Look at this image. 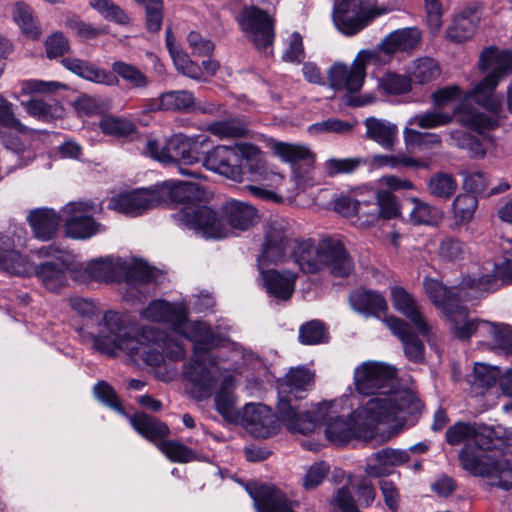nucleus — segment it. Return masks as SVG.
<instances>
[{
    "instance_id": "f257e3e1",
    "label": "nucleus",
    "mask_w": 512,
    "mask_h": 512,
    "mask_svg": "<svg viewBox=\"0 0 512 512\" xmlns=\"http://www.w3.org/2000/svg\"><path fill=\"white\" fill-rule=\"evenodd\" d=\"M313 374L305 368H292L277 384V407L283 425L291 433L308 435L319 424L327 440L343 445L352 439H378L386 442L405 429V413L418 409V402L408 392L392 393L369 399L352 410L353 404L343 395L300 410L297 401L306 396Z\"/></svg>"
},
{
    "instance_id": "f03ea898",
    "label": "nucleus",
    "mask_w": 512,
    "mask_h": 512,
    "mask_svg": "<svg viewBox=\"0 0 512 512\" xmlns=\"http://www.w3.org/2000/svg\"><path fill=\"white\" fill-rule=\"evenodd\" d=\"M187 316L185 303H169L165 300L150 302L141 313L143 319L168 323L173 333L193 343V358L185 368V376L189 382V394L202 399L211 394L216 381L215 373L219 370V356L209 351L220 344H232L229 339L215 335L206 323L187 321Z\"/></svg>"
},
{
    "instance_id": "7ed1b4c3",
    "label": "nucleus",
    "mask_w": 512,
    "mask_h": 512,
    "mask_svg": "<svg viewBox=\"0 0 512 512\" xmlns=\"http://www.w3.org/2000/svg\"><path fill=\"white\" fill-rule=\"evenodd\" d=\"M93 347L107 355H117L122 351L135 362L143 361L149 366H158L165 354L172 360H181L186 352L181 342L174 341L166 333L152 327L136 330L124 316L110 310L98 324V333L93 336Z\"/></svg>"
},
{
    "instance_id": "20e7f679",
    "label": "nucleus",
    "mask_w": 512,
    "mask_h": 512,
    "mask_svg": "<svg viewBox=\"0 0 512 512\" xmlns=\"http://www.w3.org/2000/svg\"><path fill=\"white\" fill-rule=\"evenodd\" d=\"M497 278L512 280V256L501 267L488 263L482 271L463 275L458 286L451 289L433 278H426L423 285L428 298L450 321L454 336L465 340L471 337L473 322L468 317L467 309L459 305L456 298L478 297L488 291Z\"/></svg>"
},
{
    "instance_id": "39448f33",
    "label": "nucleus",
    "mask_w": 512,
    "mask_h": 512,
    "mask_svg": "<svg viewBox=\"0 0 512 512\" xmlns=\"http://www.w3.org/2000/svg\"><path fill=\"white\" fill-rule=\"evenodd\" d=\"M257 218L256 209L243 201L229 200L219 213L205 205L187 206L177 216L185 227L206 239H223L248 230Z\"/></svg>"
},
{
    "instance_id": "423d86ee",
    "label": "nucleus",
    "mask_w": 512,
    "mask_h": 512,
    "mask_svg": "<svg viewBox=\"0 0 512 512\" xmlns=\"http://www.w3.org/2000/svg\"><path fill=\"white\" fill-rule=\"evenodd\" d=\"M291 236L289 221L285 219L269 221L262 255L258 258L261 284L269 296L278 300H287L292 296L297 275L288 270L280 272L269 266L284 262L290 247Z\"/></svg>"
},
{
    "instance_id": "0eeeda50",
    "label": "nucleus",
    "mask_w": 512,
    "mask_h": 512,
    "mask_svg": "<svg viewBox=\"0 0 512 512\" xmlns=\"http://www.w3.org/2000/svg\"><path fill=\"white\" fill-rule=\"evenodd\" d=\"M231 346L220 344L211 349L209 353L218 355L217 363L219 370L215 373L216 381L211 394L212 396L218 381L221 379L219 390L215 394V406L218 413L228 422H238L240 413L235 408V397L231 391L234 387V378L226 373L240 372L244 366L255 369L262 365V361L251 351L243 349L240 345L229 340ZM193 398V396L191 395ZM195 399V397H194ZM196 400H199L196 398ZM201 400H204L202 398Z\"/></svg>"
},
{
    "instance_id": "6e6552de",
    "label": "nucleus",
    "mask_w": 512,
    "mask_h": 512,
    "mask_svg": "<svg viewBox=\"0 0 512 512\" xmlns=\"http://www.w3.org/2000/svg\"><path fill=\"white\" fill-rule=\"evenodd\" d=\"M158 270L142 260H133L130 264L119 257H107L90 261L85 267L72 272V277L80 282L89 280L113 282L122 278L127 286L124 295L128 300L138 299L142 293L140 287L157 278Z\"/></svg>"
},
{
    "instance_id": "1a4fd4ad",
    "label": "nucleus",
    "mask_w": 512,
    "mask_h": 512,
    "mask_svg": "<svg viewBox=\"0 0 512 512\" xmlns=\"http://www.w3.org/2000/svg\"><path fill=\"white\" fill-rule=\"evenodd\" d=\"M500 82L486 75L465 92L453 113L463 126L480 134L499 126L502 99L495 94V90Z\"/></svg>"
},
{
    "instance_id": "9d476101",
    "label": "nucleus",
    "mask_w": 512,
    "mask_h": 512,
    "mask_svg": "<svg viewBox=\"0 0 512 512\" xmlns=\"http://www.w3.org/2000/svg\"><path fill=\"white\" fill-rule=\"evenodd\" d=\"M291 233H293L290 225ZM294 235V234H292ZM291 236L288 252L304 273H316L328 267L335 276L344 277L353 270V262L343 243L334 238H325L316 242L311 239L296 241L292 248Z\"/></svg>"
},
{
    "instance_id": "9b49d317",
    "label": "nucleus",
    "mask_w": 512,
    "mask_h": 512,
    "mask_svg": "<svg viewBox=\"0 0 512 512\" xmlns=\"http://www.w3.org/2000/svg\"><path fill=\"white\" fill-rule=\"evenodd\" d=\"M209 137L205 134L187 136L183 133L172 135L165 143L155 138L146 141V153L153 159L164 164H176L180 174L192 178H201L200 171L183 166H193L202 163L203 156L200 149L209 144Z\"/></svg>"
},
{
    "instance_id": "f8f14e48",
    "label": "nucleus",
    "mask_w": 512,
    "mask_h": 512,
    "mask_svg": "<svg viewBox=\"0 0 512 512\" xmlns=\"http://www.w3.org/2000/svg\"><path fill=\"white\" fill-rule=\"evenodd\" d=\"M377 58V52L370 50H361L358 52L350 66L344 63H334L328 70V79L330 86L346 93L345 103L350 106H364L371 103L374 97L354 96L362 88L366 78V67L374 63Z\"/></svg>"
},
{
    "instance_id": "ddd939ff",
    "label": "nucleus",
    "mask_w": 512,
    "mask_h": 512,
    "mask_svg": "<svg viewBox=\"0 0 512 512\" xmlns=\"http://www.w3.org/2000/svg\"><path fill=\"white\" fill-rule=\"evenodd\" d=\"M396 377V369L380 361H364L356 366L353 372V384L355 390L361 395H375L379 397L383 394L390 395L399 392H408L418 402V409L407 411L405 415V426L408 422V416L417 414L422 409V404L414 392L408 389H394L393 382Z\"/></svg>"
},
{
    "instance_id": "4468645a",
    "label": "nucleus",
    "mask_w": 512,
    "mask_h": 512,
    "mask_svg": "<svg viewBox=\"0 0 512 512\" xmlns=\"http://www.w3.org/2000/svg\"><path fill=\"white\" fill-rule=\"evenodd\" d=\"M393 10V6L378 4L377 0H341L334 6L333 22L342 34L352 36Z\"/></svg>"
},
{
    "instance_id": "2eb2a0df",
    "label": "nucleus",
    "mask_w": 512,
    "mask_h": 512,
    "mask_svg": "<svg viewBox=\"0 0 512 512\" xmlns=\"http://www.w3.org/2000/svg\"><path fill=\"white\" fill-rule=\"evenodd\" d=\"M512 430L498 425L493 427L478 426L476 424L457 422L446 431V440L450 445L466 443L461 453L468 449L471 457L486 454L492 448V438L510 439ZM462 461V454H460Z\"/></svg>"
},
{
    "instance_id": "dca6fc26",
    "label": "nucleus",
    "mask_w": 512,
    "mask_h": 512,
    "mask_svg": "<svg viewBox=\"0 0 512 512\" xmlns=\"http://www.w3.org/2000/svg\"><path fill=\"white\" fill-rule=\"evenodd\" d=\"M38 259H55L43 261L34 267L33 276H36L42 285L50 291H58L67 285L69 270L66 262V253L59 246L50 244L31 250Z\"/></svg>"
},
{
    "instance_id": "f3484780",
    "label": "nucleus",
    "mask_w": 512,
    "mask_h": 512,
    "mask_svg": "<svg viewBox=\"0 0 512 512\" xmlns=\"http://www.w3.org/2000/svg\"><path fill=\"white\" fill-rule=\"evenodd\" d=\"M251 5H245L237 16V22L245 37L258 49H265L274 40V19L264 10L256 7L263 0H251Z\"/></svg>"
},
{
    "instance_id": "a211bd4d",
    "label": "nucleus",
    "mask_w": 512,
    "mask_h": 512,
    "mask_svg": "<svg viewBox=\"0 0 512 512\" xmlns=\"http://www.w3.org/2000/svg\"><path fill=\"white\" fill-rule=\"evenodd\" d=\"M99 206L91 201L70 202L61 209V221L65 224L67 236L74 239H87L102 230L92 215Z\"/></svg>"
},
{
    "instance_id": "6ab92c4d",
    "label": "nucleus",
    "mask_w": 512,
    "mask_h": 512,
    "mask_svg": "<svg viewBox=\"0 0 512 512\" xmlns=\"http://www.w3.org/2000/svg\"><path fill=\"white\" fill-rule=\"evenodd\" d=\"M462 466L473 475L491 478L493 484L504 489L512 488V464L496 460L491 453L471 457L468 449H465L462 453Z\"/></svg>"
},
{
    "instance_id": "aec40b11",
    "label": "nucleus",
    "mask_w": 512,
    "mask_h": 512,
    "mask_svg": "<svg viewBox=\"0 0 512 512\" xmlns=\"http://www.w3.org/2000/svg\"><path fill=\"white\" fill-rule=\"evenodd\" d=\"M278 410V407L276 406ZM277 414L279 412L277 411ZM279 419L273 414L272 410L263 404H246L239 416L238 422L256 438H267L276 434L279 430V420L283 423L282 418Z\"/></svg>"
},
{
    "instance_id": "412c9836",
    "label": "nucleus",
    "mask_w": 512,
    "mask_h": 512,
    "mask_svg": "<svg viewBox=\"0 0 512 512\" xmlns=\"http://www.w3.org/2000/svg\"><path fill=\"white\" fill-rule=\"evenodd\" d=\"M156 195L158 196V206L167 203H183L184 206L174 214L175 220L182 225L177 219L178 214L187 206L199 205L197 202L205 196L203 188L192 182L167 180L161 184L155 185ZM185 227V225L183 224Z\"/></svg>"
},
{
    "instance_id": "4be33fe9",
    "label": "nucleus",
    "mask_w": 512,
    "mask_h": 512,
    "mask_svg": "<svg viewBox=\"0 0 512 512\" xmlns=\"http://www.w3.org/2000/svg\"><path fill=\"white\" fill-rule=\"evenodd\" d=\"M158 207V196L153 188L136 189L110 198L108 208L130 217L140 216Z\"/></svg>"
},
{
    "instance_id": "5701e85b",
    "label": "nucleus",
    "mask_w": 512,
    "mask_h": 512,
    "mask_svg": "<svg viewBox=\"0 0 512 512\" xmlns=\"http://www.w3.org/2000/svg\"><path fill=\"white\" fill-rule=\"evenodd\" d=\"M202 166L233 181L242 179L240 158L233 146L217 145L208 150L203 156Z\"/></svg>"
},
{
    "instance_id": "b1692460",
    "label": "nucleus",
    "mask_w": 512,
    "mask_h": 512,
    "mask_svg": "<svg viewBox=\"0 0 512 512\" xmlns=\"http://www.w3.org/2000/svg\"><path fill=\"white\" fill-rule=\"evenodd\" d=\"M421 33L416 28L398 29L388 34L382 42L370 52H377L376 64H385L397 52L410 51L420 42Z\"/></svg>"
},
{
    "instance_id": "393cba45",
    "label": "nucleus",
    "mask_w": 512,
    "mask_h": 512,
    "mask_svg": "<svg viewBox=\"0 0 512 512\" xmlns=\"http://www.w3.org/2000/svg\"><path fill=\"white\" fill-rule=\"evenodd\" d=\"M23 234L24 230L19 227L14 230L16 240L0 236V244L6 247L4 250L0 249V268L11 275L30 277L33 276L36 264H33L27 256L10 249V246L24 245L22 241Z\"/></svg>"
},
{
    "instance_id": "a878e982",
    "label": "nucleus",
    "mask_w": 512,
    "mask_h": 512,
    "mask_svg": "<svg viewBox=\"0 0 512 512\" xmlns=\"http://www.w3.org/2000/svg\"><path fill=\"white\" fill-rule=\"evenodd\" d=\"M0 138L7 151L20 157L19 166L32 161L33 157L28 152L32 145L33 131L19 119L2 127Z\"/></svg>"
},
{
    "instance_id": "bb28decb",
    "label": "nucleus",
    "mask_w": 512,
    "mask_h": 512,
    "mask_svg": "<svg viewBox=\"0 0 512 512\" xmlns=\"http://www.w3.org/2000/svg\"><path fill=\"white\" fill-rule=\"evenodd\" d=\"M390 300L393 308L406 317L421 335L429 334L430 326L423 316L421 306L412 294L405 288L395 285L390 287Z\"/></svg>"
},
{
    "instance_id": "cd10ccee",
    "label": "nucleus",
    "mask_w": 512,
    "mask_h": 512,
    "mask_svg": "<svg viewBox=\"0 0 512 512\" xmlns=\"http://www.w3.org/2000/svg\"><path fill=\"white\" fill-rule=\"evenodd\" d=\"M477 66L487 76L502 81L512 72V51L488 46L481 51Z\"/></svg>"
},
{
    "instance_id": "c85d7f7f",
    "label": "nucleus",
    "mask_w": 512,
    "mask_h": 512,
    "mask_svg": "<svg viewBox=\"0 0 512 512\" xmlns=\"http://www.w3.org/2000/svg\"><path fill=\"white\" fill-rule=\"evenodd\" d=\"M246 490L258 512H295L285 495L273 486L253 483Z\"/></svg>"
},
{
    "instance_id": "c756f323",
    "label": "nucleus",
    "mask_w": 512,
    "mask_h": 512,
    "mask_svg": "<svg viewBox=\"0 0 512 512\" xmlns=\"http://www.w3.org/2000/svg\"><path fill=\"white\" fill-rule=\"evenodd\" d=\"M252 174V181L257 184L247 186V190L256 198L281 202L282 197L278 192H283L281 185L284 181V176L280 173L274 172L265 165L258 168Z\"/></svg>"
},
{
    "instance_id": "7c9ffc66",
    "label": "nucleus",
    "mask_w": 512,
    "mask_h": 512,
    "mask_svg": "<svg viewBox=\"0 0 512 512\" xmlns=\"http://www.w3.org/2000/svg\"><path fill=\"white\" fill-rule=\"evenodd\" d=\"M409 453L406 450L384 448L367 458L365 472L370 477L388 476L394 467L408 462Z\"/></svg>"
},
{
    "instance_id": "2f4dec72",
    "label": "nucleus",
    "mask_w": 512,
    "mask_h": 512,
    "mask_svg": "<svg viewBox=\"0 0 512 512\" xmlns=\"http://www.w3.org/2000/svg\"><path fill=\"white\" fill-rule=\"evenodd\" d=\"M383 321L387 328L401 340L407 358L413 362H420L424 357V345L412 332L411 327L404 320L393 315L385 317Z\"/></svg>"
},
{
    "instance_id": "473e14b6",
    "label": "nucleus",
    "mask_w": 512,
    "mask_h": 512,
    "mask_svg": "<svg viewBox=\"0 0 512 512\" xmlns=\"http://www.w3.org/2000/svg\"><path fill=\"white\" fill-rule=\"evenodd\" d=\"M64 68L73 74L97 84L113 86L118 83V79L111 72L105 71L87 61L78 58H63L61 61Z\"/></svg>"
},
{
    "instance_id": "72a5a7b5",
    "label": "nucleus",
    "mask_w": 512,
    "mask_h": 512,
    "mask_svg": "<svg viewBox=\"0 0 512 512\" xmlns=\"http://www.w3.org/2000/svg\"><path fill=\"white\" fill-rule=\"evenodd\" d=\"M366 137L383 149L392 150L398 140V127L386 119L369 117L364 121Z\"/></svg>"
},
{
    "instance_id": "f704fd0d",
    "label": "nucleus",
    "mask_w": 512,
    "mask_h": 512,
    "mask_svg": "<svg viewBox=\"0 0 512 512\" xmlns=\"http://www.w3.org/2000/svg\"><path fill=\"white\" fill-rule=\"evenodd\" d=\"M60 220L61 215L47 208L31 211L28 215L33 235L40 241H49L55 236Z\"/></svg>"
},
{
    "instance_id": "c9c22d12",
    "label": "nucleus",
    "mask_w": 512,
    "mask_h": 512,
    "mask_svg": "<svg viewBox=\"0 0 512 512\" xmlns=\"http://www.w3.org/2000/svg\"><path fill=\"white\" fill-rule=\"evenodd\" d=\"M471 321L473 322L471 336L474 334L489 336L498 349L512 355V327L510 325L475 319H471Z\"/></svg>"
},
{
    "instance_id": "e433bc0d",
    "label": "nucleus",
    "mask_w": 512,
    "mask_h": 512,
    "mask_svg": "<svg viewBox=\"0 0 512 512\" xmlns=\"http://www.w3.org/2000/svg\"><path fill=\"white\" fill-rule=\"evenodd\" d=\"M271 148L281 161L292 166L299 162H305L308 165L315 162V154L308 145L303 143L276 141Z\"/></svg>"
},
{
    "instance_id": "4c0bfd02",
    "label": "nucleus",
    "mask_w": 512,
    "mask_h": 512,
    "mask_svg": "<svg viewBox=\"0 0 512 512\" xmlns=\"http://www.w3.org/2000/svg\"><path fill=\"white\" fill-rule=\"evenodd\" d=\"M351 307L362 314L371 315L385 312L388 304L383 295L375 291L357 290L349 297Z\"/></svg>"
},
{
    "instance_id": "58836bf2",
    "label": "nucleus",
    "mask_w": 512,
    "mask_h": 512,
    "mask_svg": "<svg viewBox=\"0 0 512 512\" xmlns=\"http://www.w3.org/2000/svg\"><path fill=\"white\" fill-rule=\"evenodd\" d=\"M479 17L474 13H461L454 17L445 36L448 40L461 43L470 39L478 26Z\"/></svg>"
},
{
    "instance_id": "ea45409f",
    "label": "nucleus",
    "mask_w": 512,
    "mask_h": 512,
    "mask_svg": "<svg viewBox=\"0 0 512 512\" xmlns=\"http://www.w3.org/2000/svg\"><path fill=\"white\" fill-rule=\"evenodd\" d=\"M411 209L408 213L409 221L415 225H437L443 219L442 211L431 204L417 198L409 199Z\"/></svg>"
},
{
    "instance_id": "a19ab883",
    "label": "nucleus",
    "mask_w": 512,
    "mask_h": 512,
    "mask_svg": "<svg viewBox=\"0 0 512 512\" xmlns=\"http://www.w3.org/2000/svg\"><path fill=\"white\" fill-rule=\"evenodd\" d=\"M133 428L144 438L156 442L169 434V428L163 422L144 413H137L129 418Z\"/></svg>"
},
{
    "instance_id": "79ce46f5",
    "label": "nucleus",
    "mask_w": 512,
    "mask_h": 512,
    "mask_svg": "<svg viewBox=\"0 0 512 512\" xmlns=\"http://www.w3.org/2000/svg\"><path fill=\"white\" fill-rule=\"evenodd\" d=\"M194 106L195 98L186 90L165 92L152 103L154 110L189 111Z\"/></svg>"
},
{
    "instance_id": "37998d69",
    "label": "nucleus",
    "mask_w": 512,
    "mask_h": 512,
    "mask_svg": "<svg viewBox=\"0 0 512 512\" xmlns=\"http://www.w3.org/2000/svg\"><path fill=\"white\" fill-rule=\"evenodd\" d=\"M26 112L41 121L50 122L64 115V108L58 101L45 102L39 99H32L21 103Z\"/></svg>"
},
{
    "instance_id": "c03bdc74",
    "label": "nucleus",
    "mask_w": 512,
    "mask_h": 512,
    "mask_svg": "<svg viewBox=\"0 0 512 512\" xmlns=\"http://www.w3.org/2000/svg\"><path fill=\"white\" fill-rule=\"evenodd\" d=\"M13 19L21 31L28 37L36 38L40 35L39 26L32 8L24 2H17L12 9Z\"/></svg>"
},
{
    "instance_id": "a18cd8bd",
    "label": "nucleus",
    "mask_w": 512,
    "mask_h": 512,
    "mask_svg": "<svg viewBox=\"0 0 512 512\" xmlns=\"http://www.w3.org/2000/svg\"><path fill=\"white\" fill-rule=\"evenodd\" d=\"M206 131L220 140L240 138L248 132L246 124L239 119L215 121L207 125Z\"/></svg>"
},
{
    "instance_id": "49530a36",
    "label": "nucleus",
    "mask_w": 512,
    "mask_h": 512,
    "mask_svg": "<svg viewBox=\"0 0 512 512\" xmlns=\"http://www.w3.org/2000/svg\"><path fill=\"white\" fill-rule=\"evenodd\" d=\"M452 120V114L434 109L411 116L406 127L417 126L422 129H435L451 123Z\"/></svg>"
},
{
    "instance_id": "de8ad7c7",
    "label": "nucleus",
    "mask_w": 512,
    "mask_h": 512,
    "mask_svg": "<svg viewBox=\"0 0 512 512\" xmlns=\"http://www.w3.org/2000/svg\"><path fill=\"white\" fill-rule=\"evenodd\" d=\"M408 74L415 82L426 84L437 79L440 75V68L434 59L422 57L412 63L408 69Z\"/></svg>"
},
{
    "instance_id": "09e8293b",
    "label": "nucleus",
    "mask_w": 512,
    "mask_h": 512,
    "mask_svg": "<svg viewBox=\"0 0 512 512\" xmlns=\"http://www.w3.org/2000/svg\"><path fill=\"white\" fill-rule=\"evenodd\" d=\"M371 165L375 168L398 169L400 167H422L427 165L404 153L397 154H375L371 158Z\"/></svg>"
},
{
    "instance_id": "8fccbe9b",
    "label": "nucleus",
    "mask_w": 512,
    "mask_h": 512,
    "mask_svg": "<svg viewBox=\"0 0 512 512\" xmlns=\"http://www.w3.org/2000/svg\"><path fill=\"white\" fill-rule=\"evenodd\" d=\"M478 206V200L475 195L464 193L458 195L453 201L454 218L458 224L469 223Z\"/></svg>"
},
{
    "instance_id": "3c124183",
    "label": "nucleus",
    "mask_w": 512,
    "mask_h": 512,
    "mask_svg": "<svg viewBox=\"0 0 512 512\" xmlns=\"http://www.w3.org/2000/svg\"><path fill=\"white\" fill-rule=\"evenodd\" d=\"M113 71L134 88H146L149 84L147 76L136 66L117 61L112 65Z\"/></svg>"
},
{
    "instance_id": "603ef678",
    "label": "nucleus",
    "mask_w": 512,
    "mask_h": 512,
    "mask_svg": "<svg viewBox=\"0 0 512 512\" xmlns=\"http://www.w3.org/2000/svg\"><path fill=\"white\" fill-rule=\"evenodd\" d=\"M456 189V180L446 173L434 175L428 183L429 193L437 198L449 199Z\"/></svg>"
},
{
    "instance_id": "864d4df0",
    "label": "nucleus",
    "mask_w": 512,
    "mask_h": 512,
    "mask_svg": "<svg viewBox=\"0 0 512 512\" xmlns=\"http://www.w3.org/2000/svg\"><path fill=\"white\" fill-rule=\"evenodd\" d=\"M467 250L465 244L456 238L443 239L437 250V255L441 261L455 262L461 260L466 255Z\"/></svg>"
},
{
    "instance_id": "5fc2aeb1",
    "label": "nucleus",
    "mask_w": 512,
    "mask_h": 512,
    "mask_svg": "<svg viewBox=\"0 0 512 512\" xmlns=\"http://www.w3.org/2000/svg\"><path fill=\"white\" fill-rule=\"evenodd\" d=\"M299 339L304 345H317L328 341V333L319 321H310L299 329Z\"/></svg>"
},
{
    "instance_id": "6e6d98bb",
    "label": "nucleus",
    "mask_w": 512,
    "mask_h": 512,
    "mask_svg": "<svg viewBox=\"0 0 512 512\" xmlns=\"http://www.w3.org/2000/svg\"><path fill=\"white\" fill-rule=\"evenodd\" d=\"M500 370L496 366L485 363H476L473 369L472 385L478 388H488L493 386L497 379L500 380Z\"/></svg>"
},
{
    "instance_id": "4d7b16f0",
    "label": "nucleus",
    "mask_w": 512,
    "mask_h": 512,
    "mask_svg": "<svg viewBox=\"0 0 512 512\" xmlns=\"http://www.w3.org/2000/svg\"><path fill=\"white\" fill-rule=\"evenodd\" d=\"M453 144L461 149L467 150L471 156L482 158L486 154V149L482 143L469 133L463 130H454L450 133Z\"/></svg>"
},
{
    "instance_id": "13d9d810",
    "label": "nucleus",
    "mask_w": 512,
    "mask_h": 512,
    "mask_svg": "<svg viewBox=\"0 0 512 512\" xmlns=\"http://www.w3.org/2000/svg\"><path fill=\"white\" fill-rule=\"evenodd\" d=\"M379 87L391 95L404 94L410 91L411 81L407 77L393 72H386L379 79Z\"/></svg>"
},
{
    "instance_id": "bf43d9fd",
    "label": "nucleus",
    "mask_w": 512,
    "mask_h": 512,
    "mask_svg": "<svg viewBox=\"0 0 512 512\" xmlns=\"http://www.w3.org/2000/svg\"><path fill=\"white\" fill-rule=\"evenodd\" d=\"M353 129V125L347 121L329 118L321 122L311 124L308 127V133L312 136H318L325 133L347 134Z\"/></svg>"
},
{
    "instance_id": "052dcab7",
    "label": "nucleus",
    "mask_w": 512,
    "mask_h": 512,
    "mask_svg": "<svg viewBox=\"0 0 512 512\" xmlns=\"http://www.w3.org/2000/svg\"><path fill=\"white\" fill-rule=\"evenodd\" d=\"M365 164V159L361 157L331 158L324 163V169L329 176H334L342 173H352Z\"/></svg>"
},
{
    "instance_id": "680f3d73",
    "label": "nucleus",
    "mask_w": 512,
    "mask_h": 512,
    "mask_svg": "<svg viewBox=\"0 0 512 512\" xmlns=\"http://www.w3.org/2000/svg\"><path fill=\"white\" fill-rule=\"evenodd\" d=\"M99 126L102 132L113 136H128L135 131V125L132 121L113 116H106L101 119Z\"/></svg>"
},
{
    "instance_id": "e2e57ef3",
    "label": "nucleus",
    "mask_w": 512,
    "mask_h": 512,
    "mask_svg": "<svg viewBox=\"0 0 512 512\" xmlns=\"http://www.w3.org/2000/svg\"><path fill=\"white\" fill-rule=\"evenodd\" d=\"M158 448L167 458L174 462L185 463L195 459V453L190 448L177 441L160 442Z\"/></svg>"
},
{
    "instance_id": "0e129e2a",
    "label": "nucleus",
    "mask_w": 512,
    "mask_h": 512,
    "mask_svg": "<svg viewBox=\"0 0 512 512\" xmlns=\"http://www.w3.org/2000/svg\"><path fill=\"white\" fill-rule=\"evenodd\" d=\"M89 5L98 11L106 20L126 24L129 21L127 14L110 0H89Z\"/></svg>"
},
{
    "instance_id": "69168bd1",
    "label": "nucleus",
    "mask_w": 512,
    "mask_h": 512,
    "mask_svg": "<svg viewBox=\"0 0 512 512\" xmlns=\"http://www.w3.org/2000/svg\"><path fill=\"white\" fill-rule=\"evenodd\" d=\"M377 207H375L383 219H392L400 214L396 197L388 190L378 189L376 193Z\"/></svg>"
},
{
    "instance_id": "338daca9",
    "label": "nucleus",
    "mask_w": 512,
    "mask_h": 512,
    "mask_svg": "<svg viewBox=\"0 0 512 512\" xmlns=\"http://www.w3.org/2000/svg\"><path fill=\"white\" fill-rule=\"evenodd\" d=\"M65 83L58 81H44L39 79H29L20 82V90L22 95L32 93H52L58 90H67Z\"/></svg>"
},
{
    "instance_id": "774afa93",
    "label": "nucleus",
    "mask_w": 512,
    "mask_h": 512,
    "mask_svg": "<svg viewBox=\"0 0 512 512\" xmlns=\"http://www.w3.org/2000/svg\"><path fill=\"white\" fill-rule=\"evenodd\" d=\"M237 150L240 162L245 160L249 166V170L253 173L264 165L263 155L259 147L250 143H239L233 146Z\"/></svg>"
}]
</instances>
